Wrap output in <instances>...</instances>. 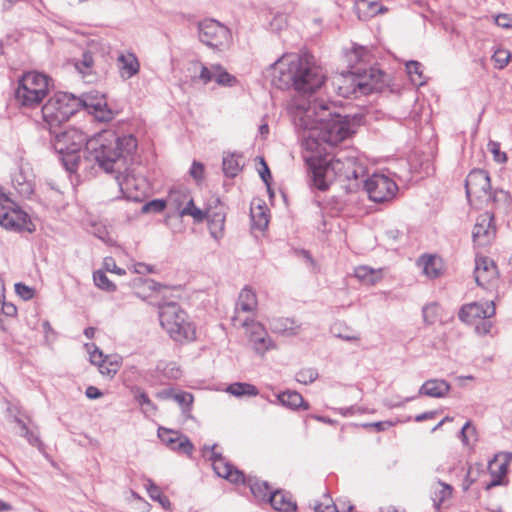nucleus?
<instances>
[{
	"label": "nucleus",
	"instance_id": "nucleus-63",
	"mask_svg": "<svg viewBox=\"0 0 512 512\" xmlns=\"http://www.w3.org/2000/svg\"><path fill=\"white\" fill-rule=\"evenodd\" d=\"M139 72V66H120L119 74L122 79L127 80Z\"/></svg>",
	"mask_w": 512,
	"mask_h": 512
},
{
	"label": "nucleus",
	"instance_id": "nucleus-6",
	"mask_svg": "<svg viewBox=\"0 0 512 512\" xmlns=\"http://www.w3.org/2000/svg\"><path fill=\"white\" fill-rule=\"evenodd\" d=\"M159 320L162 328L175 342L188 343L196 339L194 323L177 303L169 302L161 305Z\"/></svg>",
	"mask_w": 512,
	"mask_h": 512
},
{
	"label": "nucleus",
	"instance_id": "nucleus-44",
	"mask_svg": "<svg viewBox=\"0 0 512 512\" xmlns=\"http://www.w3.org/2000/svg\"><path fill=\"white\" fill-rule=\"evenodd\" d=\"M13 421L19 426L21 430V435L27 439V441L33 445L39 447L41 445V441L37 434L33 431H30L26 423L20 419L17 415H13Z\"/></svg>",
	"mask_w": 512,
	"mask_h": 512
},
{
	"label": "nucleus",
	"instance_id": "nucleus-57",
	"mask_svg": "<svg viewBox=\"0 0 512 512\" xmlns=\"http://www.w3.org/2000/svg\"><path fill=\"white\" fill-rule=\"evenodd\" d=\"M495 24L504 29L512 28V14H498L494 18Z\"/></svg>",
	"mask_w": 512,
	"mask_h": 512
},
{
	"label": "nucleus",
	"instance_id": "nucleus-50",
	"mask_svg": "<svg viewBox=\"0 0 512 512\" xmlns=\"http://www.w3.org/2000/svg\"><path fill=\"white\" fill-rule=\"evenodd\" d=\"M315 512H340L338 506L333 503L331 497L328 494H324L322 500L315 502Z\"/></svg>",
	"mask_w": 512,
	"mask_h": 512
},
{
	"label": "nucleus",
	"instance_id": "nucleus-19",
	"mask_svg": "<svg viewBox=\"0 0 512 512\" xmlns=\"http://www.w3.org/2000/svg\"><path fill=\"white\" fill-rule=\"evenodd\" d=\"M122 197L131 201H141L146 195V181L144 178L135 176L128 170H122L115 176Z\"/></svg>",
	"mask_w": 512,
	"mask_h": 512
},
{
	"label": "nucleus",
	"instance_id": "nucleus-7",
	"mask_svg": "<svg viewBox=\"0 0 512 512\" xmlns=\"http://www.w3.org/2000/svg\"><path fill=\"white\" fill-rule=\"evenodd\" d=\"M382 77L381 71L374 66H370L369 70L362 73L351 71L342 74L337 80L338 93L345 98L370 94L381 88Z\"/></svg>",
	"mask_w": 512,
	"mask_h": 512
},
{
	"label": "nucleus",
	"instance_id": "nucleus-5",
	"mask_svg": "<svg viewBox=\"0 0 512 512\" xmlns=\"http://www.w3.org/2000/svg\"><path fill=\"white\" fill-rule=\"evenodd\" d=\"M364 176V167L353 156H336L313 169V184L319 190H326L335 177L358 180Z\"/></svg>",
	"mask_w": 512,
	"mask_h": 512
},
{
	"label": "nucleus",
	"instance_id": "nucleus-12",
	"mask_svg": "<svg viewBox=\"0 0 512 512\" xmlns=\"http://www.w3.org/2000/svg\"><path fill=\"white\" fill-rule=\"evenodd\" d=\"M232 325L236 328H244L248 342L254 352L263 356L270 350L277 348L275 341L269 336L265 326L249 317H231Z\"/></svg>",
	"mask_w": 512,
	"mask_h": 512
},
{
	"label": "nucleus",
	"instance_id": "nucleus-54",
	"mask_svg": "<svg viewBox=\"0 0 512 512\" xmlns=\"http://www.w3.org/2000/svg\"><path fill=\"white\" fill-rule=\"evenodd\" d=\"M15 292L20 298H22L25 301L32 299L35 294V290L33 288L23 283L15 284Z\"/></svg>",
	"mask_w": 512,
	"mask_h": 512
},
{
	"label": "nucleus",
	"instance_id": "nucleus-53",
	"mask_svg": "<svg viewBox=\"0 0 512 512\" xmlns=\"http://www.w3.org/2000/svg\"><path fill=\"white\" fill-rule=\"evenodd\" d=\"M407 73L414 85L421 86L425 83L422 79V66H406Z\"/></svg>",
	"mask_w": 512,
	"mask_h": 512
},
{
	"label": "nucleus",
	"instance_id": "nucleus-37",
	"mask_svg": "<svg viewBox=\"0 0 512 512\" xmlns=\"http://www.w3.org/2000/svg\"><path fill=\"white\" fill-rule=\"evenodd\" d=\"M156 369L167 379L177 380L182 376V370L180 366L173 361H159L157 363Z\"/></svg>",
	"mask_w": 512,
	"mask_h": 512
},
{
	"label": "nucleus",
	"instance_id": "nucleus-15",
	"mask_svg": "<svg viewBox=\"0 0 512 512\" xmlns=\"http://www.w3.org/2000/svg\"><path fill=\"white\" fill-rule=\"evenodd\" d=\"M0 226L16 232L34 231V225L28 214L10 201L6 195L5 200H0Z\"/></svg>",
	"mask_w": 512,
	"mask_h": 512
},
{
	"label": "nucleus",
	"instance_id": "nucleus-60",
	"mask_svg": "<svg viewBox=\"0 0 512 512\" xmlns=\"http://www.w3.org/2000/svg\"><path fill=\"white\" fill-rule=\"evenodd\" d=\"M413 399H415V397H406L404 399L397 398L396 400L386 399L383 401V404L385 407L393 409L403 407L407 402L412 401Z\"/></svg>",
	"mask_w": 512,
	"mask_h": 512
},
{
	"label": "nucleus",
	"instance_id": "nucleus-62",
	"mask_svg": "<svg viewBox=\"0 0 512 512\" xmlns=\"http://www.w3.org/2000/svg\"><path fill=\"white\" fill-rule=\"evenodd\" d=\"M1 316L14 317L17 314V308L13 303L2 302L0 304Z\"/></svg>",
	"mask_w": 512,
	"mask_h": 512
},
{
	"label": "nucleus",
	"instance_id": "nucleus-1",
	"mask_svg": "<svg viewBox=\"0 0 512 512\" xmlns=\"http://www.w3.org/2000/svg\"><path fill=\"white\" fill-rule=\"evenodd\" d=\"M297 127L303 130V145L307 150L321 154L323 145L336 146L354 133L350 120L332 115L326 104L315 100L298 112Z\"/></svg>",
	"mask_w": 512,
	"mask_h": 512
},
{
	"label": "nucleus",
	"instance_id": "nucleus-17",
	"mask_svg": "<svg viewBox=\"0 0 512 512\" xmlns=\"http://www.w3.org/2000/svg\"><path fill=\"white\" fill-rule=\"evenodd\" d=\"M77 101L80 102L79 109L84 108L99 122H109L115 116L114 111L107 104L105 95L97 91L85 93L77 97Z\"/></svg>",
	"mask_w": 512,
	"mask_h": 512
},
{
	"label": "nucleus",
	"instance_id": "nucleus-22",
	"mask_svg": "<svg viewBox=\"0 0 512 512\" xmlns=\"http://www.w3.org/2000/svg\"><path fill=\"white\" fill-rule=\"evenodd\" d=\"M159 439L171 450L190 456L193 444L189 438L178 431L159 427L157 431Z\"/></svg>",
	"mask_w": 512,
	"mask_h": 512
},
{
	"label": "nucleus",
	"instance_id": "nucleus-4",
	"mask_svg": "<svg viewBox=\"0 0 512 512\" xmlns=\"http://www.w3.org/2000/svg\"><path fill=\"white\" fill-rule=\"evenodd\" d=\"M203 456L212 462V468L217 476L233 484H247L251 493L258 500H268L270 493L273 492L267 482L253 477L246 478L241 470L234 467L226 458L216 452V445L205 447Z\"/></svg>",
	"mask_w": 512,
	"mask_h": 512
},
{
	"label": "nucleus",
	"instance_id": "nucleus-52",
	"mask_svg": "<svg viewBox=\"0 0 512 512\" xmlns=\"http://www.w3.org/2000/svg\"><path fill=\"white\" fill-rule=\"evenodd\" d=\"M488 150L493 154V158L498 163H505L507 161V155L500 151V144L496 141H489Z\"/></svg>",
	"mask_w": 512,
	"mask_h": 512
},
{
	"label": "nucleus",
	"instance_id": "nucleus-30",
	"mask_svg": "<svg viewBox=\"0 0 512 512\" xmlns=\"http://www.w3.org/2000/svg\"><path fill=\"white\" fill-rule=\"evenodd\" d=\"M268 501L271 506L278 511L292 512L296 510V503L292 500V497L282 490H276L270 493Z\"/></svg>",
	"mask_w": 512,
	"mask_h": 512
},
{
	"label": "nucleus",
	"instance_id": "nucleus-48",
	"mask_svg": "<svg viewBox=\"0 0 512 512\" xmlns=\"http://www.w3.org/2000/svg\"><path fill=\"white\" fill-rule=\"evenodd\" d=\"M318 378V372L314 368H303L295 375L297 382L308 385L313 383Z\"/></svg>",
	"mask_w": 512,
	"mask_h": 512
},
{
	"label": "nucleus",
	"instance_id": "nucleus-49",
	"mask_svg": "<svg viewBox=\"0 0 512 512\" xmlns=\"http://www.w3.org/2000/svg\"><path fill=\"white\" fill-rule=\"evenodd\" d=\"M93 280L97 287L106 291H115L116 286L106 276L105 272L98 270L93 274Z\"/></svg>",
	"mask_w": 512,
	"mask_h": 512
},
{
	"label": "nucleus",
	"instance_id": "nucleus-36",
	"mask_svg": "<svg viewBox=\"0 0 512 512\" xmlns=\"http://www.w3.org/2000/svg\"><path fill=\"white\" fill-rule=\"evenodd\" d=\"M200 79L204 84L210 82L212 79L220 85H232L235 82V77L225 71H219L217 74H213L207 66H202L200 72Z\"/></svg>",
	"mask_w": 512,
	"mask_h": 512
},
{
	"label": "nucleus",
	"instance_id": "nucleus-55",
	"mask_svg": "<svg viewBox=\"0 0 512 512\" xmlns=\"http://www.w3.org/2000/svg\"><path fill=\"white\" fill-rule=\"evenodd\" d=\"M511 58V53L509 50L505 48H497L493 55L492 59L496 64H508Z\"/></svg>",
	"mask_w": 512,
	"mask_h": 512
},
{
	"label": "nucleus",
	"instance_id": "nucleus-33",
	"mask_svg": "<svg viewBox=\"0 0 512 512\" xmlns=\"http://www.w3.org/2000/svg\"><path fill=\"white\" fill-rule=\"evenodd\" d=\"M223 172L227 177H235L242 170L243 157L237 153H227L223 156Z\"/></svg>",
	"mask_w": 512,
	"mask_h": 512
},
{
	"label": "nucleus",
	"instance_id": "nucleus-28",
	"mask_svg": "<svg viewBox=\"0 0 512 512\" xmlns=\"http://www.w3.org/2000/svg\"><path fill=\"white\" fill-rule=\"evenodd\" d=\"M450 388V384L443 379H430L422 384L419 389V395L443 398L448 394Z\"/></svg>",
	"mask_w": 512,
	"mask_h": 512
},
{
	"label": "nucleus",
	"instance_id": "nucleus-8",
	"mask_svg": "<svg viewBox=\"0 0 512 512\" xmlns=\"http://www.w3.org/2000/svg\"><path fill=\"white\" fill-rule=\"evenodd\" d=\"M51 84L52 79L48 75L38 71L27 72L19 80L15 100L24 108L39 106L47 96Z\"/></svg>",
	"mask_w": 512,
	"mask_h": 512
},
{
	"label": "nucleus",
	"instance_id": "nucleus-29",
	"mask_svg": "<svg viewBox=\"0 0 512 512\" xmlns=\"http://www.w3.org/2000/svg\"><path fill=\"white\" fill-rule=\"evenodd\" d=\"M316 59L312 53L306 48L300 49L298 52L284 53L277 58L272 64H315Z\"/></svg>",
	"mask_w": 512,
	"mask_h": 512
},
{
	"label": "nucleus",
	"instance_id": "nucleus-10",
	"mask_svg": "<svg viewBox=\"0 0 512 512\" xmlns=\"http://www.w3.org/2000/svg\"><path fill=\"white\" fill-rule=\"evenodd\" d=\"M79 103L76 96L66 92H58L48 99L42 107V117L50 133L79 111Z\"/></svg>",
	"mask_w": 512,
	"mask_h": 512
},
{
	"label": "nucleus",
	"instance_id": "nucleus-14",
	"mask_svg": "<svg viewBox=\"0 0 512 512\" xmlns=\"http://www.w3.org/2000/svg\"><path fill=\"white\" fill-rule=\"evenodd\" d=\"M494 315L495 304L493 301L468 303L459 312V318L467 324L475 325L477 333L481 335L490 332L492 324L489 319Z\"/></svg>",
	"mask_w": 512,
	"mask_h": 512
},
{
	"label": "nucleus",
	"instance_id": "nucleus-9",
	"mask_svg": "<svg viewBox=\"0 0 512 512\" xmlns=\"http://www.w3.org/2000/svg\"><path fill=\"white\" fill-rule=\"evenodd\" d=\"M181 213L189 214L196 223H201L206 219L211 237L216 241L223 238L226 212L218 197L212 196L204 209L196 207L194 200H189Z\"/></svg>",
	"mask_w": 512,
	"mask_h": 512
},
{
	"label": "nucleus",
	"instance_id": "nucleus-16",
	"mask_svg": "<svg viewBox=\"0 0 512 512\" xmlns=\"http://www.w3.org/2000/svg\"><path fill=\"white\" fill-rule=\"evenodd\" d=\"M369 198L374 202H385L393 199L398 186L393 179L382 173H375L364 181Z\"/></svg>",
	"mask_w": 512,
	"mask_h": 512
},
{
	"label": "nucleus",
	"instance_id": "nucleus-11",
	"mask_svg": "<svg viewBox=\"0 0 512 512\" xmlns=\"http://www.w3.org/2000/svg\"><path fill=\"white\" fill-rule=\"evenodd\" d=\"M466 196L471 204L482 205L489 201H507L509 195L503 190L491 192L490 176L482 169L472 170L465 181Z\"/></svg>",
	"mask_w": 512,
	"mask_h": 512
},
{
	"label": "nucleus",
	"instance_id": "nucleus-21",
	"mask_svg": "<svg viewBox=\"0 0 512 512\" xmlns=\"http://www.w3.org/2000/svg\"><path fill=\"white\" fill-rule=\"evenodd\" d=\"M474 276L478 286L490 290L498 280V271L491 259L477 256L475 259Z\"/></svg>",
	"mask_w": 512,
	"mask_h": 512
},
{
	"label": "nucleus",
	"instance_id": "nucleus-20",
	"mask_svg": "<svg viewBox=\"0 0 512 512\" xmlns=\"http://www.w3.org/2000/svg\"><path fill=\"white\" fill-rule=\"evenodd\" d=\"M496 235L494 216L489 212L479 215L473 227L472 237L477 246L485 247L492 243Z\"/></svg>",
	"mask_w": 512,
	"mask_h": 512
},
{
	"label": "nucleus",
	"instance_id": "nucleus-35",
	"mask_svg": "<svg viewBox=\"0 0 512 512\" xmlns=\"http://www.w3.org/2000/svg\"><path fill=\"white\" fill-rule=\"evenodd\" d=\"M354 275L360 281L368 285H375L383 277V270L373 269L368 266H359L355 268Z\"/></svg>",
	"mask_w": 512,
	"mask_h": 512
},
{
	"label": "nucleus",
	"instance_id": "nucleus-46",
	"mask_svg": "<svg viewBox=\"0 0 512 512\" xmlns=\"http://www.w3.org/2000/svg\"><path fill=\"white\" fill-rule=\"evenodd\" d=\"M441 308L437 303H430L423 307V321L428 324H434L440 316Z\"/></svg>",
	"mask_w": 512,
	"mask_h": 512
},
{
	"label": "nucleus",
	"instance_id": "nucleus-64",
	"mask_svg": "<svg viewBox=\"0 0 512 512\" xmlns=\"http://www.w3.org/2000/svg\"><path fill=\"white\" fill-rule=\"evenodd\" d=\"M117 61L119 62V64H138L137 57L135 56V54L131 52L119 53L117 56Z\"/></svg>",
	"mask_w": 512,
	"mask_h": 512
},
{
	"label": "nucleus",
	"instance_id": "nucleus-3",
	"mask_svg": "<svg viewBox=\"0 0 512 512\" xmlns=\"http://www.w3.org/2000/svg\"><path fill=\"white\" fill-rule=\"evenodd\" d=\"M279 66H270L274 78L279 74L278 80L273 83L279 88L292 85L301 93H313L319 89L325 81L322 66H287V70L277 69Z\"/></svg>",
	"mask_w": 512,
	"mask_h": 512
},
{
	"label": "nucleus",
	"instance_id": "nucleus-2",
	"mask_svg": "<svg viewBox=\"0 0 512 512\" xmlns=\"http://www.w3.org/2000/svg\"><path fill=\"white\" fill-rule=\"evenodd\" d=\"M137 148L132 135L118 136L114 131L105 130L87 141V153L106 173L120 174L127 171Z\"/></svg>",
	"mask_w": 512,
	"mask_h": 512
},
{
	"label": "nucleus",
	"instance_id": "nucleus-40",
	"mask_svg": "<svg viewBox=\"0 0 512 512\" xmlns=\"http://www.w3.org/2000/svg\"><path fill=\"white\" fill-rule=\"evenodd\" d=\"M452 495V487L449 484L443 483L441 481L437 482V486L435 487L432 494V501L434 506L439 509L440 505L447 499H449Z\"/></svg>",
	"mask_w": 512,
	"mask_h": 512
},
{
	"label": "nucleus",
	"instance_id": "nucleus-58",
	"mask_svg": "<svg viewBox=\"0 0 512 512\" xmlns=\"http://www.w3.org/2000/svg\"><path fill=\"white\" fill-rule=\"evenodd\" d=\"M166 204H167V201L165 202V201L159 200V199L152 200L144 205L143 210L146 212H150V211L161 212L165 209Z\"/></svg>",
	"mask_w": 512,
	"mask_h": 512
},
{
	"label": "nucleus",
	"instance_id": "nucleus-34",
	"mask_svg": "<svg viewBox=\"0 0 512 512\" xmlns=\"http://www.w3.org/2000/svg\"><path fill=\"white\" fill-rule=\"evenodd\" d=\"M225 391L236 398L255 397L259 394L255 385L246 382L232 383L226 387Z\"/></svg>",
	"mask_w": 512,
	"mask_h": 512
},
{
	"label": "nucleus",
	"instance_id": "nucleus-25",
	"mask_svg": "<svg viewBox=\"0 0 512 512\" xmlns=\"http://www.w3.org/2000/svg\"><path fill=\"white\" fill-rule=\"evenodd\" d=\"M81 151L67 150L65 152H58L61 155L62 163L65 169L69 172H77L80 169L87 170L90 167L91 157L85 151V157L80 155Z\"/></svg>",
	"mask_w": 512,
	"mask_h": 512
},
{
	"label": "nucleus",
	"instance_id": "nucleus-41",
	"mask_svg": "<svg viewBox=\"0 0 512 512\" xmlns=\"http://www.w3.org/2000/svg\"><path fill=\"white\" fill-rule=\"evenodd\" d=\"M145 487L152 500L157 501L165 509L170 507L169 499L162 494L161 489L151 479L146 480Z\"/></svg>",
	"mask_w": 512,
	"mask_h": 512
},
{
	"label": "nucleus",
	"instance_id": "nucleus-56",
	"mask_svg": "<svg viewBox=\"0 0 512 512\" xmlns=\"http://www.w3.org/2000/svg\"><path fill=\"white\" fill-rule=\"evenodd\" d=\"M189 173L195 181H202L204 178V165L200 162L194 161L191 165Z\"/></svg>",
	"mask_w": 512,
	"mask_h": 512
},
{
	"label": "nucleus",
	"instance_id": "nucleus-45",
	"mask_svg": "<svg viewBox=\"0 0 512 512\" xmlns=\"http://www.w3.org/2000/svg\"><path fill=\"white\" fill-rule=\"evenodd\" d=\"M348 60L355 63H368L370 62V52L366 47L353 45Z\"/></svg>",
	"mask_w": 512,
	"mask_h": 512
},
{
	"label": "nucleus",
	"instance_id": "nucleus-32",
	"mask_svg": "<svg viewBox=\"0 0 512 512\" xmlns=\"http://www.w3.org/2000/svg\"><path fill=\"white\" fill-rule=\"evenodd\" d=\"M189 200H193L186 189H173L170 191L167 199V205L176 210L180 216H186L181 211L184 210Z\"/></svg>",
	"mask_w": 512,
	"mask_h": 512
},
{
	"label": "nucleus",
	"instance_id": "nucleus-42",
	"mask_svg": "<svg viewBox=\"0 0 512 512\" xmlns=\"http://www.w3.org/2000/svg\"><path fill=\"white\" fill-rule=\"evenodd\" d=\"M75 68L83 82L87 84L96 83L103 77V73L96 71L95 66H75Z\"/></svg>",
	"mask_w": 512,
	"mask_h": 512
},
{
	"label": "nucleus",
	"instance_id": "nucleus-59",
	"mask_svg": "<svg viewBox=\"0 0 512 512\" xmlns=\"http://www.w3.org/2000/svg\"><path fill=\"white\" fill-rule=\"evenodd\" d=\"M90 362L93 365H97L98 367L105 366V358L103 353L98 349L94 348L92 351H89Z\"/></svg>",
	"mask_w": 512,
	"mask_h": 512
},
{
	"label": "nucleus",
	"instance_id": "nucleus-39",
	"mask_svg": "<svg viewBox=\"0 0 512 512\" xmlns=\"http://www.w3.org/2000/svg\"><path fill=\"white\" fill-rule=\"evenodd\" d=\"M135 400L140 405L142 412L145 416L151 417L156 414L157 407L156 405L151 401L147 393H145L141 389H136L135 391Z\"/></svg>",
	"mask_w": 512,
	"mask_h": 512
},
{
	"label": "nucleus",
	"instance_id": "nucleus-31",
	"mask_svg": "<svg viewBox=\"0 0 512 512\" xmlns=\"http://www.w3.org/2000/svg\"><path fill=\"white\" fill-rule=\"evenodd\" d=\"M277 400L284 407L296 410L302 408L304 410L309 409V404L304 401L302 395L296 391H284L277 395Z\"/></svg>",
	"mask_w": 512,
	"mask_h": 512
},
{
	"label": "nucleus",
	"instance_id": "nucleus-51",
	"mask_svg": "<svg viewBox=\"0 0 512 512\" xmlns=\"http://www.w3.org/2000/svg\"><path fill=\"white\" fill-rule=\"evenodd\" d=\"M173 400L177 402L183 410L189 409L193 403V395L189 392H175Z\"/></svg>",
	"mask_w": 512,
	"mask_h": 512
},
{
	"label": "nucleus",
	"instance_id": "nucleus-18",
	"mask_svg": "<svg viewBox=\"0 0 512 512\" xmlns=\"http://www.w3.org/2000/svg\"><path fill=\"white\" fill-rule=\"evenodd\" d=\"M51 134L54 136L52 144L56 152H65L67 150L81 151L85 145L87 151V135L80 129L71 127L69 129H57Z\"/></svg>",
	"mask_w": 512,
	"mask_h": 512
},
{
	"label": "nucleus",
	"instance_id": "nucleus-47",
	"mask_svg": "<svg viewBox=\"0 0 512 512\" xmlns=\"http://www.w3.org/2000/svg\"><path fill=\"white\" fill-rule=\"evenodd\" d=\"M459 437L465 446H470L472 442L476 441V429L470 421L463 425L459 432Z\"/></svg>",
	"mask_w": 512,
	"mask_h": 512
},
{
	"label": "nucleus",
	"instance_id": "nucleus-26",
	"mask_svg": "<svg viewBox=\"0 0 512 512\" xmlns=\"http://www.w3.org/2000/svg\"><path fill=\"white\" fill-rule=\"evenodd\" d=\"M257 305L258 300L256 292L252 288L246 286L239 293L234 315L232 317H242L241 312L252 313L256 310Z\"/></svg>",
	"mask_w": 512,
	"mask_h": 512
},
{
	"label": "nucleus",
	"instance_id": "nucleus-27",
	"mask_svg": "<svg viewBox=\"0 0 512 512\" xmlns=\"http://www.w3.org/2000/svg\"><path fill=\"white\" fill-rule=\"evenodd\" d=\"M267 323L273 333L282 336H294L300 328L294 319L288 317H269Z\"/></svg>",
	"mask_w": 512,
	"mask_h": 512
},
{
	"label": "nucleus",
	"instance_id": "nucleus-38",
	"mask_svg": "<svg viewBox=\"0 0 512 512\" xmlns=\"http://www.w3.org/2000/svg\"><path fill=\"white\" fill-rule=\"evenodd\" d=\"M497 465V456H495L491 461H489L488 469L493 477L492 481L486 485V489H490L497 485L501 484L502 478L507 473V463H501L498 466V470L494 469V466Z\"/></svg>",
	"mask_w": 512,
	"mask_h": 512
},
{
	"label": "nucleus",
	"instance_id": "nucleus-24",
	"mask_svg": "<svg viewBox=\"0 0 512 512\" xmlns=\"http://www.w3.org/2000/svg\"><path fill=\"white\" fill-rule=\"evenodd\" d=\"M417 267L421 270L422 274L428 279L439 278L444 271V264L440 257L432 254L422 255L417 260Z\"/></svg>",
	"mask_w": 512,
	"mask_h": 512
},
{
	"label": "nucleus",
	"instance_id": "nucleus-61",
	"mask_svg": "<svg viewBox=\"0 0 512 512\" xmlns=\"http://www.w3.org/2000/svg\"><path fill=\"white\" fill-rule=\"evenodd\" d=\"M104 268L106 271L113 272L118 275L125 274V270L118 267L115 263V260L111 257H107L104 259Z\"/></svg>",
	"mask_w": 512,
	"mask_h": 512
},
{
	"label": "nucleus",
	"instance_id": "nucleus-23",
	"mask_svg": "<svg viewBox=\"0 0 512 512\" xmlns=\"http://www.w3.org/2000/svg\"><path fill=\"white\" fill-rule=\"evenodd\" d=\"M12 184L16 191L25 198L34 192V174L29 164H22L12 175Z\"/></svg>",
	"mask_w": 512,
	"mask_h": 512
},
{
	"label": "nucleus",
	"instance_id": "nucleus-13",
	"mask_svg": "<svg viewBox=\"0 0 512 512\" xmlns=\"http://www.w3.org/2000/svg\"><path fill=\"white\" fill-rule=\"evenodd\" d=\"M199 40L215 51H225L232 43V34L228 27L214 19H206L198 24Z\"/></svg>",
	"mask_w": 512,
	"mask_h": 512
},
{
	"label": "nucleus",
	"instance_id": "nucleus-43",
	"mask_svg": "<svg viewBox=\"0 0 512 512\" xmlns=\"http://www.w3.org/2000/svg\"><path fill=\"white\" fill-rule=\"evenodd\" d=\"M252 226L258 230H264L269 223L266 210L262 206L251 208Z\"/></svg>",
	"mask_w": 512,
	"mask_h": 512
}]
</instances>
